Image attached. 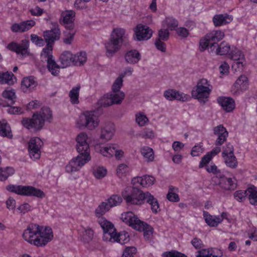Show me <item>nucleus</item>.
Instances as JSON below:
<instances>
[{
  "label": "nucleus",
  "mask_w": 257,
  "mask_h": 257,
  "mask_svg": "<svg viewBox=\"0 0 257 257\" xmlns=\"http://www.w3.org/2000/svg\"><path fill=\"white\" fill-rule=\"evenodd\" d=\"M23 238L31 245L44 247L53 239L54 234L50 226L33 224L24 230Z\"/></svg>",
  "instance_id": "nucleus-1"
},
{
  "label": "nucleus",
  "mask_w": 257,
  "mask_h": 257,
  "mask_svg": "<svg viewBox=\"0 0 257 257\" xmlns=\"http://www.w3.org/2000/svg\"><path fill=\"white\" fill-rule=\"evenodd\" d=\"M215 42L213 52L219 55H227L228 59L232 61L231 67L236 72H241L246 65V61L243 52L238 48L232 46L226 42L218 44Z\"/></svg>",
  "instance_id": "nucleus-2"
},
{
  "label": "nucleus",
  "mask_w": 257,
  "mask_h": 257,
  "mask_svg": "<svg viewBox=\"0 0 257 257\" xmlns=\"http://www.w3.org/2000/svg\"><path fill=\"white\" fill-rule=\"evenodd\" d=\"M52 119V113L50 109L45 107L40 111L35 112L31 117H24L21 120L22 125L32 132L42 130L46 121L50 122Z\"/></svg>",
  "instance_id": "nucleus-3"
},
{
  "label": "nucleus",
  "mask_w": 257,
  "mask_h": 257,
  "mask_svg": "<svg viewBox=\"0 0 257 257\" xmlns=\"http://www.w3.org/2000/svg\"><path fill=\"white\" fill-rule=\"evenodd\" d=\"M93 147L96 153L108 159L114 157L116 160H121L125 156L124 150L115 143L104 144L96 141L94 144Z\"/></svg>",
  "instance_id": "nucleus-4"
},
{
  "label": "nucleus",
  "mask_w": 257,
  "mask_h": 257,
  "mask_svg": "<svg viewBox=\"0 0 257 257\" xmlns=\"http://www.w3.org/2000/svg\"><path fill=\"white\" fill-rule=\"evenodd\" d=\"M99 118L95 111H84L75 119V126L79 130L87 128L92 131L99 124Z\"/></svg>",
  "instance_id": "nucleus-5"
},
{
  "label": "nucleus",
  "mask_w": 257,
  "mask_h": 257,
  "mask_svg": "<svg viewBox=\"0 0 257 257\" xmlns=\"http://www.w3.org/2000/svg\"><path fill=\"white\" fill-rule=\"evenodd\" d=\"M212 90L210 82L206 78H202L197 81L192 90V95L200 103H205L208 100Z\"/></svg>",
  "instance_id": "nucleus-6"
},
{
  "label": "nucleus",
  "mask_w": 257,
  "mask_h": 257,
  "mask_svg": "<svg viewBox=\"0 0 257 257\" xmlns=\"http://www.w3.org/2000/svg\"><path fill=\"white\" fill-rule=\"evenodd\" d=\"M147 192L141 189L128 186L122 192L121 195L126 203L131 205H142L146 199Z\"/></svg>",
  "instance_id": "nucleus-7"
},
{
  "label": "nucleus",
  "mask_w": 257,
  "mask_h": 257,
  "mask_svg": "<svg viewBox=\"0 0 257 257\" xmlns=\"http://www.w3.org/2000/svg\"><path fill=\"white\" fill-rule=\"evenodd\" d=\"M6 189L11 193L22 196H33L39 198H43L45 196L42 190L32 186L10 184L6 187Z\"/></svg>",
  "instance_id": "nucleus-8"
},
{
  "label": "nucleus",
  "mask_w": 257,
  "mask_h": 257,
  "mask_svg": "<svg viewBox=\"0 0 257 257\" xmlns=\"http://www.w3.org/2000/svg\"><path fill=\"white\" fill-rule=\"evenodd\" d=\"M224 37V33L221 31H215L208 33L202 38L199 43V49L204 51L206 49L211 52L215 49V42H219Z\"/></svg>",
  "instance_id": "nucleus-9"
},
{
  "label": "nucleus",
  "mask_w": 257,
  "mask_h": 257,
  "mask_svg": "<svg viewBox=\"0 0 257 257\" xmlns=\"http://www.w3.org/2000/svg\"><path fill=\"white\" fill-rule=\"evenodd\" d=\"M76 150L78 154L91 159L90 140L88 134L84 132L78 133L75 137Z\"/></svg>",
  "instance_id": "nucleus-10"
},
{
  "label": "nucleus",
  "mask_w": 257,
  "mask_h": 257,
  "mask_svg": "<svg viewBox=\"0 0 257 257\" xmlns=\"http://www.w3.org/2000/svg\"><path fill=\"white\" fill-rule=\"evenodd\" d=\"M91 160L90 158L78 154L68 162L65 166V170L66 172L71 174L78 172Z\"/></svg>",
  "instance_id": "nucleus-11"
},
{
  "label": "nucleus",
  "mask_w": 257,
  "mask_h": 257,
  "mask_svg": "<svg viewBox=\"0 0 257 257\" xmlns=\"http://www.w3.org/2000/svg\"><path fill=\"white\" fill-rule=\"evenodd\" d=\"M120 220L126 225L133 229L140 230L143 221L134 212L127 211L122 212L120 216Z\"/></svg>",
  "instance_id": "nucleus-12"
},
{
  "label": "nucleus",
  "mask_w": 257,
  "mask_h": 257,
  "mask_svg": "<svg viewBox=\"0 0 257 257\" xmlns=\"http://www.w3.org/2000/svg\"><path fill=\"white\" fill-rule=\"evenodd\" d=\"M43 146V142L40 138L33 137L30 139L28 143V151L31 159L36 160L40 158Z\"/></svg>",
  "instance_id": "nucleus-13"
},
{
  "label": "nucleus",
  "mask_w": 257,
  "mask_h": 257,
  "mask_svg": "<svg viewBox=\"0 0 257 257\" xmlns=\"http://www.w3.org/2000/svg\"><path fill=\"white\" fill-rule=\"evenodd\" d=\"M153 35V31L148 26L138 24L134 29L133 38L137 41H147Z\"/></svg>",
  "instance_id": "nucleus-14"
},
{
  "label": "nucleus",
  "mask_w": 257,
  "mask_h": 257,
  "mask_svg": "<svg viewBox=\"0 0 257 257\" xmlns=\"http://www.w3.org/2000/svg\"><path fill=\"white\" fill-rule=\"evenodd\" d=\"M222 156L225 165L229 168L234 169L238 166V162L234 155V149L230 144L226 145L222 153Z\"/></svg>",
  "instance_id": "nucleus-15"
},
{
  "label": "nucleus",
  "mask_w": 257,
  "mask_h": 257,
  "mask_svg": "<svg viewBox=\"0 0 257 257\" xmlns=\"http://www.w3.org/2000/svg\"><path fill=\"white\" fill-rule=\"evenodd\" d=\"M249 86V80L244 75H241L236 80L231 87V93L236 95H238L247 90Z\"/></svg>",
  "instance_id": "nucleus-16"
},
{
  "label": "nucleus",
  "mask_w": 257,
  "mask_h": 257,
  "mask_svg": "<svg viewBox=\"0 0 257 257\" xmlns=\"http://www.w3.org/2000/svg\"><path fill=\"white\" fill-rule=\"evenodd\" d=\"M99 224L103 229V240L108 241L111 240L112 235L116 231L114 225L106 218L102 217L98 220Z\"/></svg>",
  "instance_id": "nucleus-17"
},
{
  "label": "nucleus",
  "mask_w": 257,
  "mask_h": 257,
  "mask_svg": "<svg viewBox=\"0 0 257 257\" xmlns=\"http://www.w3.org/2000/svg\"><path fill=\"white\" fill-rule=\"evenodd\" d=\"M29 45V40H23L21 44H18L14 42L10 43L7 45V48L11 51L15 52L18 55L26 56L29 53L28 50Z\"/></svg>",
  "instance_id": "nucleus-18"
},
{
  "label": "nucleus",
  "mask_w": 257,
  "mask_h": 257,
  "mask_svg": "<svg viewBox=\"0 0 257 257\" xmlns=\"http://www.w3.org/2000/svg\"><path fill=\"white\" fill-rule=\"evenodd\" d=\"M203 218L205 222L210 227H216L222 222L223 220L227 218V214L222 212L219 215H212L207 211H203Z\"/></svg>",
  "instance_id": "nucleus-19"
},
{
  "label": "nucleus",
  "mask_w": 257,
  "mask_h": 257,
  "mask_svg": "<svg viewBox=\"0 0 257 257\" xmlns=\"http://www.w3.org/2000/svg\"><path fill=\"white\" fill-rule=\"evenodd\" d=\"M164 96L168 100H177L182 101L188 100L189 96L174 89H169L164 92Z\"/></svg>",
  "instance_id": "nucleus-20"
},
{
  "label": "nucleus",
  "mask_w": 257,
  "mask_h": 257,
  "mask_svg": "<svg viewBox=\"0 0 257 257\" xmlns=\"http://www.w3.org/2000/svg\"><path fill=\"white\" fill-rule=\"evenodd\" d=\"M154 177L145 175L142 176H137L132 179V184L134 185L139 184L144 188H149L152 186L155 182Z\"/></svg>",
  "instance_id": "nucleus-21"
},
{
  "label": "nucleus",
  "mask_w": 257,
  "mask_h": 257,
  "mask_svg": "<svg viewBox=\"0 0 257 257\" xmlns=\"http://www.w3.org/2000/svg\"><path fill=\"white\" fill-rule=\"evenodd\" d=\"M75 12L72 10H65L61 14L60 22L65 25L66 29L74 28Z\"/></svg>",
  "instance_id": "nucleus-22"
},
{
  "label": "nucleus",
  "mask_w": 257,
  "mask_h": 257,
  "mask_svg": "<svg viewBox=\"0 0 257 257\" xmlns=\"http://www.w3.org/2000/svg\"><path fill=\"white\" fill-rule=\"evenodd\" d=\"M222 109L226 112H232L235 107L234 100L230 97L221 96L217 99Z\"/></svg>",
  "instance_id": "nucleus-23"
},
{
  "label": "nucleus",
  "mask_w": 257,
  "mask_h": 257,
  "mask_svg": "<svg viewBox=\"0 0 257 257\" xmlns=\"http://www.w3.org/2000/svg\"><path fill=\"white\" fill-rule=\"evenodd\" d=\"M141 59V53L135 49L128 50L124 54V59L129 64H137L139 63Z\"/></svg>",
  "instance_id": "nucleus-24"
},
{
  "label": "nucleus",
  "mask_w": 257,
  "mask_h": 257,
  "mask_svg": "<svg viewBox=\"0 0 257 257\" xmlns=\"http://www.w3.org/2000/svg\"><path fill=\"white\" fill-rule=\"evenodd\" d=\"M61 31L58 26L50 31H45L44 33V38L47 43L53 46L54 41L60 39Z\"/></svg>",
  "instance_id": "nucleus-25"
},
{
  "label": "nucleus",
  "mask_w": 257,
  "mask_h": 257,
  "mask_svg": "<svg viewBox=\"0 0 257 257\" xmlns=\"http://www.w3.org/2000/svg\"><path fill=\"white\" fill-rule=\"evenodd\" d=\"M37 83L34 77L29 76L24 77L21 81V88L25 93H29L32 91L37 86Z\"/></svg>",
  "instance_id": "nucleus-26"
},
{
  "label": "nucleus",
  "mask_w": 257,
  "mask_h": 257,
  "mask_svg": "<svg viewBox=\"0 0 257 257\" xmlns=\"http://www.w3.org/2000/svg\"><path fill=\"white\" fill-rule=\"evenodd\" d=\"M104 46L106 56L111 57L120 49L121 45L109 39L105 43Z\"/></svg>",
  "instance_id": "nucleus-27"
},
{
  "label": "nucleus",
  "mask_w": 257,
  "mask_h": 257,
  "mask_svg": "<svg viewBox=\"0 0 257 257\" xmlns=\"http://www.w3.org/2000/svg\"><path fill=\"white\" fill-rule=\"evenodd\" d=\"M125 34V30L124 29L120 27L114 28L110 34L109 39L122 45L124 41Z\"/></svg>",
  "instance_id": "nucleus-28"
},
{
  "label": "nucleus",
  "mask_w": 257,
  "mask_h": 257,
  "mask_svg": "<svg viewBox=\"0 0 257 257\" xmlns=\"http://www.w3.org/2000/svg\"><path fill=\"white\" fill-rule=\"evenodd\" d=\"M91 172L94 177L97 180H101L107 176L108 170L101 165H96L91 168Z\"/></svg>",
  "instance_id": "nucleus-29"
},
{
  "label": "nucleus",
  "mask_w": 257,
  "mask_h": 257,
  "mask_svg": "<svg viewBox=\"0 0 257 257\" xmlns=\"http://www.w3.org/2000/svg\"><path fill=\"white\" fill-rule=\"evenodd\" d=\"M17 82V78L11 72L0 71V84L13 85Z\"/></svg>",
  "instance_id": "nucleus-30"
},
{
  "label": "nucleus",
  "mask_w": 257,
  "mask_h": 257,
  "mask_svg": "<svg viewBox=\"0 0 257 257\" xmlns=\"http://www.w3.org/2000/svg\"><path fill=\"white\" fill-rule=\"evenodd\" d=\"M59 62L61 65V68H65L73 64V54L70 51H65L60 55Z\"/></svg>",
  "instance_id": "nucleus-31"
},
{
  "label": "nucleus",
  "mask_w": 257,
  "mask_h": 257,
  "mask_svg": "<svg viewBox=\"0 0 257 257\" xmlns=\"http://www.w3.org/2000/svg\"><path fill=\"white\" fill-rule=\"evenodd\" d=\"M130 240V236L128 232L126 231H122L119 233L115 231V233L112 235L111 240L109 242H118L120 244H125L128 242Z\"/></svg>",
  "instance_id": "nucleus-32"
},
{
  "label": "nucleus",
  "mask_w": 257,
  "mask_h": 257,
  "mask_svg": "<svg viewBox=\"0 0 257 257\" xmlns=\"http://www.w3.org/2000/svg\"><path fill=\"white\" fill-rule=\"evenodd\" d=\"M115 170L116 177L122 179L126 177L130 172L131 169L127 164L121 163L117 165Z\"/></svg>",
  "instance_id": "nucleus-33"
},
{
  "label": "nucleus",
  "mask_w": 257,
  "mask_h": 257,
  "mask_svg": "<svg viewBox=\"0 0 257 257\" xmlns=\"http://www.w3.org/2000/svg\"><path fill=\"white\" fill-rule=\"evenodd\" d=\"M115 132V128L113 124L105 126L101 130L100 138L106 141H109L112 139Z\"/></svg>",
  "instance_id": "nucleus-34"
},
{
  "label": "nucleus",
  "mask_w": 257,
  "mask_h": 257,
  "mask_svg": "<svg viewBox=\"0 0 257 257\" xmlns=\"http://www.w3.org/2000/svg\"><path fill=\"white\" fill-rule=\"evenodd\" d=\"M232 20V17L230 15H217L214 17L213 21L215 26H220L229 23Z\"/></svg>",
  "instance_id": "nucleus-35"
},
{
  "label": "nucleus",
  "mask_w": 257,
  "mask_h": 257,
  "mask_svg": "<svg viewBox=\"0 0 257 257\" xmlns=\"http://www.w3.org/2000/svg\"><path fill=\"white\" fill-rule=\"evenodd\" d=\"M220 180L219 184L221 187L226 190L234 189L235 187V179L232 180V178H227L223 175L219 177Z\"/></svg>",
  "instance_id": "nucleus-36"
},
{
  "label": "nucleus",
  "mask_w": 257,
  "mask_h": 257,
  "mask_svg": "<svg viewBox=\"0 0 257 257\" xmlns=\"http://www.w3.org/2000/svg\"><path fill=\"white\" fill-rule=\"evenodd\" d=\"M63 33L62 40L63 43L67 45H70L72 44L74 36L76 33V30H74L73 28H68L66 29Z\"/></svg>",
  "instance_id": "nucleus-37"
},
{
  "label": "nucleus",
  "mask_w": 257,
  "mask_h": 257,
  "mask_svg": "<svg viewBox=\"0 0 257 257\" xmlns=\"http://www.w3.org/2000/svg\"><path fill=\"white\" fill-rule=\"evenodd\" d=\"M87 59V54L85 52H79L73 54V64L77 66H82L86 62Z\"/></svg>",
  "instance_id": "nucleus-38"
},
{
  "label": "nucleus",
  "mask_w": 257,
  "mask_h": 257,
  "mask_svg": "<svg viewBox=\"0 0 257 257\" xmlns=\"http://www.w3.org/2000/svg\"><path fill=\"white\" fill-rule=\"evenodd\" d=\"M146 199L147 202L151 205L152 211L157 213L160 211L159 204L157 199L149 192H147Z\"/></svg>",
  "instance_id": "nucleus-39"
},
{
  "label": "nucleus",
  "mask_w": 257,
  "mask_h": 257,
  "mask_svg": "<svg viewBox=\"0 0 257 257\" xmlns=\"http://www.w3.org/2000/svg\"><path fill=\"white\" fill-rule=\"evenodd\" d=\"M0 136L10 138L13 136L11 127L5 119L0 121Z\"/></svg>",
  "instance_id": "nucleus-40"
},
{
  "label": "nucleus",
  "mask_w": 257,
  "mask_h": 257,
  "mask_svg": "<svg viewBox=\"0 0 257 257\" xmlns=\"http://www.w3.org/2000/svg\"><path fill=\"white\" fill-rule=\"evenodd\" d=\"M94 235L93 230L89 227L83 228L80 232V239L84 242H89Z\"/></svg>",
  "instance_id": "nucleus-41"
},
{
  "label": "nucleus",
  "mask_w": 257,
  "mask_h": 257,
  "mask_svg": "<svg viewBox=\"0 0 257 257\" xmlns=\"http://www.w3.org/2000/svg\"><path fill=\"white\" fill-rule=\"evenodd\" d=\"M142 155L147 162H152L155 158L154 152L152 148L148 146H143L140 150Z\"/></svg>",
  "instance_id": "nucleus-42"
},
{
  "label": "nucleus",
  "mask_w": 257,
  "mask_h": 257,
  "mask_svg": "<svg viewBox=\"0 0 257 257\" xmlns=\"http://www.w3.org/2000/svg\"><path fill=\"white\" fill-rule=\"evenodd\" d=\"M178 25V21L172 17L166 18L162 23V26L164 28L171 31L176 30Z\"/></svg>",
  "instance_id": "nucleus-43"
},
{
  "label": "nucleus",
  "mask_w": 257,
  "mask_h": 257,
  "mask_svg": "<svg viewBox=\"0 0 257 257\" xmlns=\"http://www.w3.org/2000/svg\"><path fill=\"white\" fill-rule=\"evenodd\" d=\"M53 46L49 44L47 45V46L44 48L41 54V57L42 60H45L47 62L50 60H53L52 55V48Z\"/></svg>",
  "instance_id": "nucleus-44"
},
{
  "label": "nucleus",
  "mask_w": 257,
  "mask_h": 257,
  "mask_svg": "<svg viewBox=\"0 0 257 257\" xmlns=\"http://www.w3.org/2000/svg\"><path fill=\"white\" fill-rule=\"evenodd\" d=\"M178 192L179 189L178 188L172 186H170L169 188L168 193L167 195V199L172 202H179L180 198L178 194Z\"/></svg>",
  "instance_id": "nucleus-45"
},
{
  "label": "nucleus",
  "mask_w": 257,
  "mask_h": 257,
  "mask_svg": "<svg viewBox=\"0 0 257 257\" xmlns=\"http://www.w3.org/2000/svg\"><path fill=\"white\" fill-rule=\"evenodd\" d=\"M113 104H119L124 98V93L121 91H112L109 94Z\"/></svg>",
  "instance_id": "nucleus-46"
},
{
  "label": "nucleus",
  "mask_w": 257,
  "mask_h": 257,
  "mask_svg": "<svg viewBox=\"0 0 257 257\" xmlns=\"http://www.w3.org/2000/svg\"><path fill=\"white\" fill-rule=\"evenodd\" d=\"M47 68L49 71L53 76H57L59 74L60 69L61 68V65L57 64L55 60H50L47 63Z\"/></svg>",
  "instance_id": "nucleus-47"
},
{
  "label": "nucleus",
  "mask_w": 257,
  "mask_h": 257,
  "mask_svg": "<svg viewBox=\"0 0 257 257\" xmlns=\"http://www.w3.org/2000/svg\"><path fill=\"white\" fill-rule=\"evenodd\" d=\"M80 86L78 85L73 87L69 92L70 101L72 104H77L79 103V95Z\"/></svg>",
  "instance_id": "nucleus-48"
},
{
  "label": "nucleus",
  "mask_w": 257,
  "mask_h": 257,
  "mask_svg": "<svg viewBox=\"0 0 257 257\" xmlns=\"http://www.w3.org/2000/svg\"><path fill=\"white\" fill-rule=\"evenodd\" d=\"M141 229L136 230L138 231H143L144 236L145 239L149 240L152 236L153 233V228L148 223L143 221L142 225H141Z\"/></svg>",
  "instance_id": "nucleus-49"
},
{
  "label": "nucleus",
  "mask_w": 257,
  "mask_h": 257,
  "mask_svg": "<svg viewBox=\"0 0 257 257\" xmlns=\"http://www.w3.org/2000/svg\"><path fill=\"white\" fill-rule=\"evenodd\" d=\"M248 198L250 204L257 205V190L252 186L247 189Z\"/></svg>",
  "instance_id": "nucleus-50"
},
{
  "label": "nucleus",
  "mask_w": 257,
  "mask_h": 257,
  "mask_svg": "<svg viewBox=\"0 0 257 257\" xmlns=\"http://www.w3.org/2000/svg\"><path fill=\"white\" fill-rule=\"evenodd\" d=\"M216 250L213 248L202 249L198 252L196 257H218Z\"/></svg>",
  "instance_id": "nucleus-51"
},
{
  "label": "nucleus",
  "mask_w": 257,
  "mask_h": 257,
  "mask_svg": "<svg viewBox=\"0 0 257 257\" xmlns=\"http://www.w3.org/2000/svg\"><path fill=\"white\" fill-rule=\"evenodd\" d=\"M110 209V208L106 201L103 202L96 208L95 211V215L97 217L100 218L108 212Z\"/></svg>",
  "instance_id": "nucleus-52"
},
{
  "label": "nucleus",
  "mask_w": 257,
  "mask_h": 257,
  "mask_svg": "<svg viewBox=\"0 0 257 257\" xmlns=\"http://www.w3.org/2000/svg\"><path fill=\"white\" fill-rule=\"evenodd\" d=\"M15 173V170L12 167L0 168V181H5L7 178L13 175Z\"/></svg>",
  "instance_id": "nucleus-53"
},
{
  "label": "nucleus",
  "mask_w": 257,
  "mask_h": 257,
  "mask_svg": "<svg viewBox=\"0 0 257 257\" xmlns=\"http://www.w3.org/2000/svg\"><path fill=\"white\" fill-rule=\"evenodd\" d=\"M136 122L140 126H144L149 122V119L145 113L139 112L135 116Z\"/></svg>",
  "instance_id": "nucleus-54"
},
{
  "label": "nucleus",
  "mask_w": 257,
  "mask_h": 257,
  "mask_svg": "<svg viewBox=\"0 0 257 257\" xmlns=\"http://www.w3.org/2000/svg\"><path fill=\"white\" fill-rule=\"evenodd\" d=\"M122 201L121 197L117 195H112L106 200L110 208L119 205Z\"/></svg>",
  "instance_id": "nucleus-55"
},
{
  "label": "nucleus",
  "mask_w": 257,
  "mask_h": 257,
  "mask_svg": "<svg viewBox=\"0 0 257 257\" xmlns=\"http://www.w3.org/2000/svg\"><path fill=\"white\" fill-rule=\"evenodd\" d=\"M2 96L8 100L14 102L16 98V92L14 89L8 88L2 92Z\"/></svg>",
  "instance_id": "nucleus-56"
},
{
  "label": "nucleus",
  "mask_w": 257,
  "mask_h": 257,
  "mask_svg": "<svg viewBox=\"0 0 257 257\" xmlns=\"http://www.w3.org/2000/svg\"><path fill=\"white\" fill-rule=\"evenodd\" d=\"M229 65L227 62H221L218 67L220 76L223 77L227 76L229 73Z\"/></svg>",
  "instance_id": "nucleus-57"
},
{
  "label": "nucleus",
  "mask_w": 257,
  "mask_h": 257,
  "mask_svg": "<svg viewBox=\"0 0 257 257\" xmlns=\"http://www.w3.org/2000/svg\"><path fill=\"white\" fill-rule=\"evenodd\" d=\"M204 152V148L202 143H199L195 145L191 149V155L192 157H198Z\"/></svg>",
  "instance_id": "nucleus-58"
},
{
  "label": "nucleus",
  "mask_w": 257,
  "mask_h": 257,
  "mask_svg": "<svg viewBox=\"0 0 257 257\" xmlns=\"http://www.w3.org/2000/svg\"><path fill=\"white\" fill-rule=\"evenodd\" d=\"M205 168L207 172L216 175L217 177L221 175L220 170L213 163H211Z\"/></svg>",
  "instance_id": "nucleus-59"
},
{
  "label": "nucleus",
  "mask_w": 257,
  "mask_h": 257,
  "mask_svg": "<svg viewBox=\"0 0 257 257\" xmlns=\"http://www.w3.org/2000/svg\"><path fill=\"white\" fill-rule=\"evenodd\" d=\"M98 104L100 106H107L112 104L109 94H106L101 97L98 101Z\"/></svg>",
  "instance_id": "nucleus-60"
},
{
  "label": "nucleus",
  "mask_w": 257,
  "mask_h": 257,
  "mask_svg": "<svg viewBox=\"0 0 257 257\" xmlns=\"http://www.w3.org/2000/svg\"><path fill=\"white\" fill-rule=\"evenodd\" d=\"M137 250V248L134 246L126 247L123 252L122 257H134Z\"/></svg>",
  "instance_id": "nucleus-61"
},
{
  "label": "nucleus",
  "mask_w": 257,
  "mask_h": 257,
  "mask_svg": "<svg viewBox=\"0 0 257 257\" xmlns=\"http://www.w3.org/2000/svg\"><path fill=\"white\" fill-rule=\"evenodd\" d=\"M247 195H248L247 190L246 191H236L234 194V198L239 202L243 201Z\"/></svg>",
  "instance_id": "nucleus-62"
},
{
  "label": "nucleus",
  "mask_w": 257,
  "mask_h": 257,
  "mask_svg": "<svg viewBox=\"0 0 257 257\" xmlns=\"http://www.w3.org/2000/svg\"><path fill=\"white\" fill-rule=\"evenodd\" d=\"M41 105L42 103L39 100H32L27 104L26 108L28 110H31L38 109Z\"/></svg>",
  "instance_id": "nucleus-63"
},
{
  "label": "nucleus",
  "mask_w": 257,
  "mask_h": 257,
  "mask_svg": "<svg viewBox=\"0 0 257 257\" xmlns=\"http://www.w3.org/2000/svg\"><path fill=\"white\" fill-rule=\"evenodd\" d=\"M212 159L211 156H210L207 153L202 158L199 164V168H202L206 167V166L209 164V163Z\"/></svg>",
  "instance_id": "nucleus-64"
}]
</instances>
